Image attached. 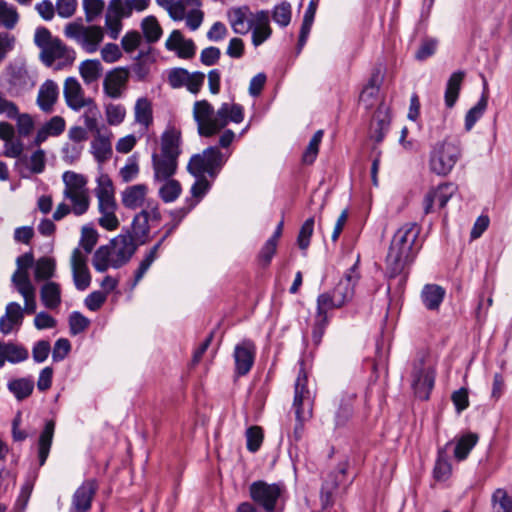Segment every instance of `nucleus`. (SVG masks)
<instances>
[{
  "instance_id": "1",
  "label": "nucleus",
  "mask_w": 512,
  "mask_h": 512,
  "mask_svg": "<svg viewBox=\"0 0 512 512\" xmlns=\"http://www.w3.org/2000/svg\"><path fill=\"white\" fill-rule=\"evenodd\" d=\"M420 229L415 223L403 225L394 234L386 257L389 286L406 284L404 270L411 263L417 251L416 240Z\"/></svg>"
},
{
  "instance_id": "2",
  "label": "nucleus",
  "mask_w": 512,
  "mask_h": 512,
  "mask_svg": "<svg viewBox=\"0 0 512 512\" xmlns=\"http://www.w3.org/2000/svg\"><path fill=\"white\" fill-rule=\"evenodd\" d=\"M243 117V108L239 104L223 103L216 112L207 100L196 101L193 106L198 133L204 137L217 134L229 122H242Z\"/></svg>"
},
{
  "instance_id": "3",
  "label": "nucleus",
  "mask_w": 512,
  "mask_h": 512,
  "mask_svg": "<svg viewBox=\"0 0 512 512\" xmlns=\"http://www.w3.org/2000/svg\"><path fill=\"white\" fill-rule=\"evenodd\" d=\"M136 249L133 236L120 234L95 251L92 259L93 267L98 272H105L109 268H120L131 259Z\"/></svg>"
},
{
  "instance_id": "4",
  "label": "nucleus",
  "mask_w": 512,
  "mask_h": 512,
  "mask_svg": "<svg viewBox=\"0 0 512 512\" xmlns=\"http://www.w3.org/2000/svg\"><path fill=\"white\" fill-rule=\"evenodd\" d=\"M17 269L12 281L17 288H33L29 281L28 270L34 267V279L37 283L46 282L42 288H59L55 282L49 281L55 274V261L49 257H41L34 263L31 253H25L16 260Z\"/></svg>"
},
{
  "instance_id": "5",
  "label": "nucleus",
  "mask_w": 512,
  "mask_h": 512,
  "mask_svg": "<svg viewBox=\"0 0 512 512\" xmlns=\"http://www.w3.org/2000/svg\"><path fill=\"white\" fill-rule=\"evenodd\" d=\"M34 43L40 49V59L48 67L55 61H61L62 65H70L75 60V52L68 48L61 39L52 36L45 27H39L35 31Z\"/></svg>"
},
{
  "instance_id": "6",
  "label": "nucleus",
  "mask_w": 512,
  "mask_h": 512,
  "mask_svg": "<svg viewBox=\"0 0 512 512\" xmlns=\"http://www.w3.org/2000/svg\"><path fill=\"white\" fill-rule=\"evenodd\" d=\"M248 492L250 499L263 511L275 512L284 502L286 486L283 482L257 480L249 485Z\"/></svg>"
},
{
  "instance_id": "7",
  "label": "nucleus",
  "mask_w": 512,
  "mask_h": 512,
  "mask_svg": "<svg viewBox=\"0 0 512 512\" xmlns=\"http://www.w3.org/2000/svg\"><path fill=\"white\" fill-rule=\"evenodd\" d=\"M62 179L65 184L63 195L71 202L72 213L76 216L85 214L90 206L86 177L73 171H66Z\"/></svg>"
},
{
  "instance_id": "8",
  "label": "nucleus",
  "mask_w": 512,
  "mask_h": 512,
  "mask_svg": "<svg viewBox=\"0 0 512 512\" xmlns=\"http://www.w3.org/2000/svg\"><path fill=\"white\" fill-rule=\"evenodd\" d=\"M64 34L67 38L74 40L87 53L96 52L104 38L102 27L85 26L80 22L68 23L64 28Z\"/></svg>"
},
{
  "instance_id": "9",
  "label": "nucleus",
  "mask_w": 512,
  "mask_h": 512,
  "mask_svg": "<svg viewBox=\"0 0 512 512\" xmlns=\"http://www.w3.org/2000/svg\"><path fill=\"white\" fill-rule=\"evenodd\" d=\"M226 160L227 157L217 147H208L201 154L193 155L187 168L194 176H202L204 173L214 176Z\"/></svg>"
},
{
  "instance_id": "10",
  "label": "nucleus",
  "mask_w": 512,
  "mask_h": 512,
  "mask_svg": "<svg viewBox=\"0 0 512 512\" xmlns=\"http://www.w3.org/2000/svg\"><path fill=\"white\" fill-rule=\"evenodd\" d=\"M434 370L426 365L424 355H420L412 362L411 387L416 397L427 400L434 385Z\"/></svg>"
},
{
  "instance_id": "11",
  "label": "nucleus",
  "mask_w": 512,
  "mask_h": 512,
  "mask_svg": "<svg viewBox=\"0 0 512 512\" xmlns=\"http://www.w3.org/2000/svg\"><path fill=\"white\" fill-rule=\"evenodd\" d=\"M129 70L124 67H117L108 71L103 80V92L112 99L121 98L128 85Z\"/></svg>"
},
{
  "instance_id": "12",
  "label": "nucleus",
  "mask_w": 512,
  "mask_h": 512,
  "mask_svg": "<svg viewBox=\"0 0 512 512\" xmlns=\"http://www.w3.org/2000/svg\"><path fill=\"white\" fill-rule=\"evenodd\" d=\"M97 490L98 483L95 479L85 480L74 492L69 512H88Z\"/></svg>"
},
{
  "instance_id": "13",
  "label": "nucleus",
  "mask_w": 512,
  "mask_h": 512,
  "mask_svg": "<svg viewBox=\"0 0 512 512\" xmlns=\"http://www.w3.org/2000/svg\"><path fill=\"white\" fill-rule=\"evenodd\" d=\"M63 94L67 106L74 111H80L85 106L94 102L92 98L85 97L80 82L74 77H68L65 80Z\"/></svg>"
},
{
  "instance_id": "14",
  "label": "nucleus",
  "mask_w": 512,
  "mask_h": 512,
  "mask_svg": "<svg viewBox=\"0 0 512 512\" xmlns=\"http://www.w3.org/2000/svg\"><path fill=\"white\" fill-rule=\"evenodd\" d=\"M256 348L252 341L244 340L234 349L235 374L245 376L251 370L255 360Z\"/></svg>"
},
{
  "instance_id": "15",
  "label": "nucleus",
  "mask_w": 512,
  "mask_h": 512,
  "mask_svg": "<svg viewBox=\"0 0 512 512\" xmlns=\"http://www.w3.org/2000/svg\"><path fill=\"white\" fill-rule=\"evenodd\" d=\"M229 24L236 34H247L255 24V15L248 6L233 7L227 11Z\"/></svg>"
},
{
  "instance_id": "16",
  "label": "nucleus",
  "mask_w": 512,
  "mask_h": 512,
  "mask_svg": "<svg viewBox=\"0 0 512 512\" xmlns=\"http://www.w3.org/2000/svg\"><path fill=\"white\" fill-rule=\"evenodd\" d=\"M29 358L28 348L17 341H0V368L6 362L10 364H19Z\"/></svg>"
},
{
  "instance_id": "17",
  "label": "nucleus",
  "mask_w": 512,
  "mask_h": 512,
  "mask_svg": "<svg viewBox=\"0 0 512 512\" xmlns=\"http://www.w3.org/2000/svg\"><path fill=\"white\" fill-rule=\"evenodd\" d=\"M86 261L87 256L79 248H75L71 255V268L77 288H87L90 285L91 276Z\"/></svg>"
},
{
  "instance_id": "18",
  "label": "nucleus",
  "mask_w": 512,
  "mask_h": 512,
  "mask_svg": "<svg viewBox=\"0 0 512 512\" xmlns=\"http://www.w3.org/2000/svg\"><path fill=\"white\" fill-rule=\"evenodd\" d=\"M95 195L98 200L99 211L104 209L109 210L111 208H117L113 183L108 175L101 174L97 178Z\"/></svg>"
},
{
  "instance_id": "19",
  "label": "nucleus",
  "mask_w": 512,
  "mask_h": 512,
  "mask_svg": "<svg viewBox=\"0 0 512 512\" xmlns=\"http://www.w3.org/2000/svg\"><path fill=\"white\" fill-rule=\"evenodd\" d=\"M152 166L155 181H165L176 173L178 159L159 152H154L152 154Z\"/></svg>"
},
{
  "instance_id": "20",
  "label": "nucleus",
  "mask_w": 512,
  "mask_h": 512,
  "mask_svg": "<svg viewBox=\"0 0 512 512\" xmlns=\"http://www.w3.org/2000/svg\"><path fill=\"white\" fill-rule=\"evenodd\" d=\"M181 131L173 125H168L160 138L159 153L177 158L181 154Z\"/></svg>"
},
{
  "instance_id": "21",
  "label": "nucleus",
  "mask_w": 512,
  "mask_h": 512,
  "mask_svg": "<svg viewBox=\"0 0 512 512\" xmlns=\"http://www.w3.org/2000/svg\"><path fill=\"white\" fill-rule=\"evenodd\" d=\"M354 290H328L317 298V309L328 311L340 308L353 297Z\"/></svg>"
},
{
  "instance_id": "22",
  "label": "nucleus",
  "mask_w": 512,
  "mask_h": 512,
  "mask_svg": "<svg viewBox=\"0 0 512 512\" xmlns=\"http://www.w3.org/2000/svg\"><path fill=\"white\" fill-rule=\"evenodd\" d=\"M448 150L446 139L436 142L432 145L429 156L430 171L445 176L448 172Z\"/></svg>"
},
{
  "instance_id": "23",
  "label": "nucleus",
  "mask_w": 512,
  "mask_h": 512,
  "mask_svg": "<svg viewBox=\"0 0 512 512\" xmlns=\"http://www.w3.org/2000/svg\"><path fill=\"white\" fill-rule=\"evenodd\" d=\"M59 89L57 84L52 80H46L39 88L37 95V105L43 112L50 113L53 111L57 102Z\"/></svg>"
},
{
  "instance_id": "24",
  "label": "nucleus",
  "mask_w": 512,
  "mask_h": 512,
  "mask_svg": "<svg viewBox=\"0 0 512 512\" xmlns=\"http://www.w3.org/2000/svg\"><path fill=\"white\" fill-rule=\"evenodd\" d=\"M114 3V0H110L108 3L105 15V27L109 37L116 40L123 28L122 19L128 18V16L122 15L119 6Z\"/></svg>"
},
{
  "instance_id": "25",
  "label": "nucleus",
  "mask_w": 512,
  "mask_h": 512,
  "mask_svg": "<svg viewBox=\"0 0 512 512\" xmlns=\"http://www.w3.org/2000/svg\"><path fill=\"white\" fill-rule=\"evenodd\" d=\"M479 441V436L473 432H466L454 438L453 457L456 461L461 462L467 459L471 450Z\"/></svg>"
},
{
  "instance_id": "26",
  "label": "nucleus",
  "mask_w": 512,
  "mask_h": 512,
  "mask_svg": "<svg viewBox=\"0 0 512 512\" xmlns=\"http://www.w3.org/2000/svg\"><path fill=\"white\" fill-rule=\"evenodd\" d=\"M307 376L303 368L300 369L298 377L295 382L294 401L293 407L295 409V416L298 419H303L304 402L310 400V391L306 387Z\"/></svg>"
},
{
  "instance_id": "27",
  "label": "nucleus",
  "mask_w": 512,
  "mask_h": 512,
  "mask_svg": "<svg viewBox=\"0 0 512 512\" xmlns=\"http://www.w3.org/2000/svg\"><path fill=\"white\" fill-rule=\"evenodd\" d=\"M23 320V309L20 304L10 302L6 306V313L0 318V332L8 335L12 332L14 326H20Z\"/></svg>"
},
{
  "instance_id": "28",
  "label": "nucleus",
  "mask_w": 512,
  "mask_h": 512,
  "mask_svg": "<svg viewBox=\"0 0 512 512\" xmlns=\"http://www.w3.org/2000/svg\"><path fill=\"white\" fill-rule=\"evenodd\" d=\"M65 125V120L61 116L52 117L37 131L33 144L40 146L49 137L59 136L64 131Z\"/></svg>"
},
{
  "instance_id": "29",
  "label": "nucleus",
  "mask_w": 512,
  "mask_h": 512,
  "mask_svg": "<svg viewBox=\"0 0 512 512\" xmlns=\"http://www.w3.org/2000/svg\"><path fill=\"white\" fill-rule=\"evenodd\" d=\"M269 21L267 11L262 10L255 14V24L252 28V43L254 46L261 45L270 37L272 31Z\"/></svg>"
},
{
  "instance_id": "30",
  "label": "nucleus",
  "mask_w": 512,
  "mask_h": 512,
  "mask_svg": "<svg viewBox=\"0 0 512 512\" xmlns=\"http://www.w3.org/2000/svg\"><path fill=\"white\" fill-rule=\"evenodd\" d=\"M148 187L145 184H136L127 187L121 193L122 204L128 209H137L144 203Z\"/></svg>"
},
{
  "instance_id": "31",
  "label": "nucleus",
  "mask_w": 512,
  "mask_h": 512,
  "mask_svg": "<svg viewBox=\"0 0 512 512\" xmlns=\"http://www.w3.org/2000/svg\"><path fill=\"white\" fill-rule=\"evenodd\" d=\"M355 394H345L342 396L339 406L335 412V428L346 427L354 414Z\"/></svg>"
},
{
  "instance_id": "32",
  "label": "nucleus",
  "mask_w": 512,
  "mask_h": 512,
  "mask_svg": "<svg viewBox=\"0 0 512 512\" xmlns=\"http://www.w3.org/2000/svg\"><path fill=\"white\" fill-rule=\"evenodd\" d=\"M55 431V421L48 420L45 423L44 429L40 433L38 439V459L39 465L43 466L49 456V452L51 449L53 436Z\"/></svg>"
},
{
  "instance_id": "33",
  "label": "nucleus",
  "mask_w": 512,
  "mask_h": 512,
  "mask_svg": "<svg viewBox=\"0 0 512 512\" xmlns=\"http://www.w3.org/2000/svg\"><path fill=\"white\" fill-rule=\"evenodd\" d=\"M448 184L440 183L435 189L430 190L424 199V212L429 214L434 207L443 208L448 201Z\"/></svg>"
},
{
  "instance_id": "34",
  "label": "nucleus",
  "mask_w": 512,
  "mask_h": 512,
  "mask_svg": "<svg viewBox=\"0 0 512 512\" xmlns=\"http://www.w3.org/2000/svg\"><path fill=\"white\" fill-rule=\"evenodd\" d=\"M178 225H179L178 222L173 221V223L169 226V228L167 229V231H166L165 235L162 237V239L156 245H154L151 248V250L146 254L145 258L141 261V263L135 273V283L134 284H137V282L143 277V275L149 269V267L151 266V264L154 262V260L157 257V251H158L160 245L165 240V238L168 237L173 232L174 229H176V227Z\"/></svg>"
},
{
  "instance_id": "35",
  "label": "nucleus",
  "mask_w": 512,
  "mask_h": 512,
  "mask_svg": "<svg viewBox=\"0 0 512 512\" xmlns=\"http://www.w3.org/2000/svg\"><path fill=\"white\" fill-rule=\"evenodd\" d=\"M134 118L136 123L141 125L145 131L153 123L151 102L147 98H139L134 107Z\"/></svg>"
},
{
  "instance_id": "36",
  "label": "nucleus",
  "mask_w": 512,
  "mask_h": 512,
  "mask_svg": "<svg viewBox=\"0 0 512 512\" xmlns=\"http://www.w3.org/2000/svg\"><path fill=\"white\" fill-rule=\"evenodd\" d=\"M91 151L99 164H103L112 155V145L109 137L100 133L91 142Z\"/></svg>"
},
{
  "instance_id": "37",
  "label": "nucleus",
  "mask_w": 512,
  "mask_h": 512,
  "mask_svg": "<svg viewBox=\"0 0 512 512\" xmlns=\"http://www.w3.org/2000/svg\"><path fill=\"white\" fill-rule=\"evenodd\" d=\"M7 388L18 401H22L32 394L34 381L28 377L13 379L8 382Z\"/></svg>"
},
{
  "instance_id": "38",
  "label": "nucleus",
  "mask_w": 512,
  "mask_h": 512,
  "mask_svg": "<svg viewBox=\"0 0 512 512\" xmlns=\"http://www.w3.org/2000/svg\"><path fill=\"white\" fill-rule=\"evenodd\" d=\"M102 72L103 66L96 59L85 60L79 65V73L87 85L96 82L102 75Z\"/></svg>"
},
{
  "instance_id": "39",
  "label": "nucleus",
  "mask_w": 512,
  "mask_h": 512,
  "mask_svg": "<svg viewBox=\"0 0 512 512\" xmlns=\"http://www.w3.org/2000/svg\"><path fill=\"white\" fill-rule=\"evenodd\" d=\"M488 104L487 84L484 83V91L481 98L475 106H473L465 116V129L471 130L475 123L483 116Z\"/></svg>"
},
{
  "instance_id": "40",
  "label": "nucleus",
  "mask_w": 512,
  "mask_h": 512,
  "mask_svg": "<svg viewBox=\"0 0 512 512\" xmlns=\"http://www.w3.org/2000/svg\"><path fill=\"white\" fill-rule=\"evenodd\" d=\"M390 126V117L387 113L379 110L371 123L370 136L375 142L380 143Z\"/></svg>"
},
{
  "instance_id": "41",
  "label": "nucleus",
  "mask_w": 512,
  "mask_h": 512,
  "mask_svg": "<svg viewBox=\"0 0 512 512\" xmlns=\"http://www.w3.org/2000/svg\"><path fill=\"white\" fill-rule=\"evenodd\" d=\"M141 28L148 43L157 42L162 35V28L154 16H147L142 20Z\"/></svg>"
},
{
  "instance_id": "42",
  "label": "nucleus",
  "mask_w": 512,
  "mask_h": 512,
  "mask_svg": "<svg viewBox=\"0 0 512 512\" xmlns=\"http://www.w3.org/2000/svg\"><path fill=\"white\" fill-rule=\"evenodd\" d=\"M19 20L16 9L7 2L0 0V26L13 29Z\"/></svg>"
},
{
  "instance_id": "43",
  "label": "nucleus",
  "mask_w": 512,
  "mask_h": 512,
  "mask_svg": "<svg viewBox=\"0 0 512 512\" xmlns=\"http://www.w3.org/2000/svg\"><path fill=\"white\" fill-rule=\"evenodd\" d=\"M492 504L494 512H512V495L499 488L492 495Z\"/></svg>"
},
{
  "instance_id": "44",
  "label": "nucleus",
  "mask_w": 512,
  "mask_h": 512,
  "mask_svg": "<svg viewBox=\"0 0 512 512\" xmlns=\"http://www.w3.org/2000/svg\"><path fill=\"white\" fill-rule=\"evenodd\" d=\"M159 189L161 199L166 202L175 201L181 193V185L177 180L169 178Z\"/></svg>"
},
{
  "instance_id": "45",
  "label": "nucleus",
  "mask_w": 512,
  "mask_h": 512,
  "mask_svg": "<svg viewBox=\"0 0 512 512\" xmlns=\"http://www.w3.org/2000/svg\"><path fill=\"white\" fill-rule=\"evenodd\" d=\"M120 8L122 15L130 17L134 11L142 12L146 10L150 4V0H114Z\"/></svg>"
},
{
  "instance_id": "46",
  "label": "nucleus",
  "mask_w": 512,
  "mask_h": 512,
  "mask_svg": "<svg viewBox=\"0 0 512 512\" xmlns=\"http://www.w3.org/2000/svg\"><path fill=\"white\" fill-rule=\"evenodd\" d=\"M323 137V131L318 130L314 133L313 137L310 139L308 146L306 147L302 161L305 164H312L319 152V145L321 143Z\"/></svg>"
},
{
  "instance_id": "47",
  "label": "nucleus",
  "mask_w": 512,
  "mask_h": 512,
  "mask_svg": "<svg viewBox=\"0 0 512 512\" xmlns=\"http://www.w3.org/2000/svg\"><path fill=\"white\" fill-rule=\"evenodd\" d=\"M440 448L438 452V458L433 469V479L436 482H444L447 479L448 473V456L446 454L445 448Z\"/></svg>"
},
{
  "instance_id": "48",
  "label": "nucleus",
  "mask_w": 512,
  "mask_h": 512,
  "mask_svg": "<svg viewBox=\"0 0 512 512\" xmlns=\"http://www.w3.org/2000/svg\"><path fill=\"white\" fill-rule=\"evenodd\" d=\"M263 430L259 426H251L246 430V446L248 451L257 452L263 442Z\"/></svg>"
},
{
  "instance_id": "49",
  "label": "nucleus",
  "mask_w": 512,
  "mask_h": 512,
  "mask_svg": "<svg viewBox=\"0 0 512 512\" xmlns=\"http://www.w3.org/2000/svg\"><path fill=\"white\" fill-rule=\"evenodd\" d=\"M84 108L86 110L83 114V119H84L86 128L89 131L97 132V134H98L99 133L98 119L101 114H100V110H99L97 104L94 101V102H92V104H89V105L85 106Z\"/></svg>"
},
{
  "instance_id": "50",
  "label": "nucleus",
  "mask_w": 512,
  "mask_h": 512,
  "mask_svg": "<svg viewBox=\"0 0 512 512\" xmlns=\"http://www.w3.org/2000/svg\"><path fill=\"white\" fill-rule=\"evenodd\" d=\"M105 114L108 124L116 126L124 121L126 116V109L121 104L109 103L105 107Z\"/></svg>"
},
{
  "instance_id": "51",
  "label": "nucleus",
  "mask_w": 512,
  "mask_h": 512,
  "mask_svg": "<svg viewBox=\"0 0 512 512\" xmlns=\"http://www.w3.org/2000/svg\"><path fill=\"white\" fill-rule=\"evenodd\" d=\"M89 324V319L78 311L72 312L69 316V329L73 336L84 332Z\"/></svg>"
},
{
  "instance_id": "52",
  "label": "nucleus",
  "mask_w": 512,
  "mask_h": 512,
  "mask_svg": "<svg viewBox=\"0 0 512 512\" xmlns=\"http://www.w3.org/2000/svg\"><path fill=\"white\" fill-rule=\"evenodd\" d=\"M445 296V290H422L421 299L424 305L434 310L439 307Z\"/></svg>"
},
{
  "instance_id": "53",
  "label": "nucleus",
  "mask_w": 512,
  "mask_h": 512,
  "mask_svg": "<svg viewBox=\"0 0 512 512\" xmlns=\"http://www.w3.org/2000/svg\"><path fill=\"white\" fill-rule=\"evenodd\" d=\"M105 7L103 0H83V8L87 22H93L101 15Z\"/></svg>"
},
{
  "instance_id": "54",
  "label": "nucleus",
  "mask_w": 512,
  "mask_h": 512,
  "mask_svg": "<svg viewBox=\"0 0 512 512\" xmlns=\"http://www.w3.org/2000/svg\"><path fill=\"white\" fill-rule=\"evenodd\" d=\"M98 240V233L95 229L91 227L84 226L81 231V239H80V245L85 251V255L89 254L94 246L96 245Z\"/></svg>"
},
{
  "instance_id": "55",
  "label": "nucleus",
  "mask_w": 512,
  "mask_h": 512,
  "mask_svg": "<svg viewBox=\"0 0 512 512\" xmlns=\"http://www.w3.org/2000/svg\"><path fill=\"white\" fill-rule=\"evenodd\" d=\"M116 210L117 208H111L109 210H100V218L98 219L99 225L108 230L113 231L116 230L119 226V220L116 216Z\"/></svg>"
},
{
  "instance_id": "56",
  "label": "nucleus",
  "mask_w": 512,
  "mask_h": 512,
  "mask_svg": "<svg viewBox=\"0 0 512 512\" xmlns=\"http://www.w3.org/2000/svg\"><path fill=\"white\" fill-rule=\"evenodd\" d=\"M313 229L314 217H310L303 223L298 234L297 242L300 249L305 250L308 248Z\"/></svg>"
},
{
  "instance_id": "57",
  "label": "nucleus",
  "mask_w": 512,
  "mask_h": 512,
  "mask_svg": "<svg viewBox=\"0 0 512 512\" xmlns=\"http://www.w3.org/2000/svg\"><path fill=\"white\" fill-rule=\"evenodd\" d=\"M18 134L22 137L29 136L34 129V120L31 115L27 113H20L18 111L17 117H15Z\"/></svg>"
},
{
  "instance_id": "58",
  "label": "nucleus",
  "mask_w": 512,
  "mask_h": 512,
  "mask_svg": "<svg viewBox=\"0 0 512 512\" xmlns=\"http://www.w3.org/2000/svg\"><path fill=\"white\" fill-rule=\"evenodd\" d=\"M450 399L455 406L457 414H461L469 406L468 388L461 387L460 389L454 391L450 396Z\"/></svg>"
},
{
  "instance_id": "59",
  "label": "nucleus",
  "mask_w": 512,
  "mask_h": 512,
  "mask_svg": "<svg viewBox=\"0 0 512 512\" xmlns=\"http://www.w3.org/2000/svg\"><path fill=\"white\" fill-rule=\"evenodd\" d=\"M71 350V343L67 338H59L54 343L52 349V360L54 362L63 361Z\"/></svg>"
},
{
  "instance_id": "60",
  "label": "nucleus",
  "mask_w": 512,
  "mask_h": 512,
  "mask_svg": "<svg viewBox=\"0 0 512 512\" xmlns=\"http://www.w3.org/2000/svg\"><path fill=\"white\" fill-rule=\"evenodd\" d=\"M107 291L108 290H94L86 297L84 301L85 306L90 311L99 310L107 299Z\"/></svg>"
},
{
  "instance_id": "61",
  "label": "nucleus",
  "mask_w": 512,
  "mask_h": 512,
  "mask_svg": "<svg viewBox=\"0 0 512 512\" xmlns=\"http://www.w3.org/2000/svg\"><path fill=\"white\" fill-rule=\"evenodd\" d=\"M51 345L48 340L36 341L32 347V357L36 363H43L49 356Z\"/></svg>"
},
{
  "instance_id": "62",
  "label": "nucleus",
  "mask_w": 512,
  "mask_h": 512,
  "mask_svg": "<svg viewBox=\"0 0 512 512\" xmlns=\"http://www.w3.org/2000/svg\"><path fill=\"white\" fill-rule=\"evenodd\" d=\"M61 290H40L42 304L50 310L56 309L61 303Z\"/></svg>"
},
{
  "instance_id": "63",
  "label": "nucleus",
  "mask_w": 512,
  "mask_h": 512,
  "mask_svg": "<svg viewBox=\"0 0 512 512\" xmlns=\"http://www.w3.org/2000/svg\"><path fill=\"white\" fill-rule=\"evenodd\" d=\"M149 213L147 210H142L138 213L133 220L132 227L136 235L146 236L149 232Z\"/></svg>"
},
{
  "instance_id": "64",
  "label": "nucleus",
  "mask_w": 512,
  "mask_h": 512,
  "mask_svg": "<svg viewBox=\"0 0 512 512\" xmlns=\"http://www.w3.org/2000/svg\"><path fill=\"white\" fill-rule=\"evenodd\" d=\"M273 20L280 26H287L291 21V6L288 3H282L274 8Z\"/></svg>"
}]
</instances>
